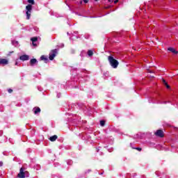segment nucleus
Instances as JSON below:
<instances>
[{"instance_id":"obj_1","label":"nucleus","mask_w":178,"mask_h":178,"mask_svg":"<svg viewBox=\"0 0 178 178\" xmlns=\"http://www.w3.org/2000/svg\"><path fill=\"white\" fill-rule=\"evenodd\" d=\"M108 60L111 65L113 67V69H116L118 66H119V61L118 60L115 59L113 56H109L108 57Z\"/></svg>"},{"instance_id":"obj_2","label":"nucleus","mask_w":178,"mask_h":178,"mask_svg":"<svg viewBox=\"0 0 178 178\" xmlns=\"http://www.w3.org/2000/svg\"><path fill=\"white\" fill-rule=\"evenodd\" d=\"M29 171L26 170V168H21L19 169V172L17 175V177L19 178H26L29 177Z\"/></svg>"},{"instance_id":"obj_3","label":"nucleus","mask_w":178,"mask_h":178,"mask_svg":"<svg viewBox=\"0 0 178 178\" xmlns=\"http://www.w3.org/2000/svg\"><path fill=\"white\" fill-rule=\"evenodd\" d=\"M26 19L27 20L30 19V17L31 16V10H33V6L31 4H29L26 6Z\"/></svg>"},{"instance_id":"obj_4","label":"nucleus","mask_w":178,"mask_h":178,"mask_svg":"<svg viewBox=\"0 0 178 178\" xmlns=\"http://www.w3.org/2000/svg\"><path fill=\"white\" fill-rule=\"evenodd\" d=\"M56 55H58V49H55L51 50L49 54V60H54Z\"/></svg>"},{"instance_id":"obj_5","label":"nucleus","mask_w":178,"mask_h":178,"mask_svg":"<svg viewBox=\"0 0 178 178\" xmlns=\"http://www.w3.org/2000/svg\"><path fill=\"white\" fill-rule=\"evenodd\" d=\"M154 134L156 137H160V138H163V137H165V134H163V131L162 129H158Z\"/></svg>"},{"instance_id":"obj_6","label":"nucleus","mask_w":178,"mask_h":178,"mask_svg":"<svg viewBox=\"0 0 178 178\" xmlns=\"http://www.w3.org/2000/svg\"><path fill=\"white\" fill-rule=\"evenodd\" d=\"M20 60H29L30 59V56L29 55H22L19 56Z\"/></svg>"},{"instance_id":"obj_7","label":"nucleus","mask_w":178,"mask_h":178,"mask_svg":"<svg viewBox=\"0 0 178 178\" xmlns=\"http://www.w3.org/2000/svg\"><path fill=\"white\" fill-rule=\"evenodd\" d=\"M9 63V61L6 58H0V65H3L5 66V65H8Z\"/></svg>"},{"instance_id":"obj_8","label":"nucleus","mask_w":178,"mask_h":178,"mask_svg":"<svg viewBox=\"0 0 178 178\" xmlns=\"http://www.w3.org/2000/svg\"><path fill=\"white\" fill-rule=\"evenodd\" d=\"M35 115H37V113H40V112H41V108H40V107H35L33 109Z\"/></svg>"},{"instance_id":"obj_9","label":"nucleus","mask_w":178,"mask_h":178,"mask_svg":"<svg viewBox=\"0 0 178 178\" xmlns=\"http://www.w3.org/2000/svg\"><path fill=\"white\" fill-rule=\"evenodd\" d=\"M49 140H50V141L54 142V141H56V140H58V136L56 135H54L52 136H51Z\"/></svg>"},{"instance_id":"obj_10","label":"nucleus","mask_w":178,"mask_h":178,"mask_svg":"<svg viewBox=\"0 0 178 178\" xmlns=\"http://www.w3.org/2000/svg\"><path fill=\"white\" fill-rule=\"evenodd\" d=\"M168 51H170V52H172V54H175V55H177L178 54V51H176L173 47H169Z\"/></svg>"},{"instance_id":"obj_11","label":"nucleus","mask_w":178,"mask_h":178,"mask_svg":"<svg viewBox=\"0 0 178 178\" xmlns=\"http://www.w3.org/2000/svg\"><path fill=\"white\" fill-rule=\"evenodd\" d=\"M37 63V59H35V58H32L30 60L31 66H34L35 63Z\"/></svg>"},{"instance_id":"obj_12","label":"nucleus","mask_w":178,"mask_h":178,"mask_svg":"<svg viewBox=\"0 0 178 178\" xmlns=\"http://www.w3.org/2000/svg\"><path fill=\"white\" fill-rule=\"evenodd\" d=\"M40 60H44V62H48V58L45 56H41Z\"/></svg>"},{"instance_id":"obj_13","label":"nucleus","mask_w":178,"mask_h":178,"mask_svg":"<svg viewBox=\"0 0 178 178\" xmlns=\"http://www.w3.org/2000/svg\"><path fill=\"white\" fill-rule=\"evenodd\" d=\"M31 41H32V42H37V41H38V38L37 37L31 38Z\"/></svg>"},{"instance_id":"obj_14","label":"nucleus","mask_w":178,"mask_h":178,"mask_svg":"<svg viewBox=\"0 0 178 178\" xmlns=\"http://www.w3.org/2000/svg\"><path fill=\"white\" fill-rule=\"evenodd\" d=\"M88 56H92V55H94V52L92 51V50H88Z\"/></svg>"},{"instance_id":"obj_15","label":"nucleus","mask_w":178,"mask_h":178,"mask_svg":"<svg viewBox=\"0 0 178 178\" xmlns=\"http://www.w3.org/2000/svg\"><path fill=\"white\" fill-rule=\"evenodd\" d=\"M29 3H31V5H34L35 2H34V0H28Z\"/></svg>"},{"instance_id":"obj_16","label":"nucleus","mask_w":178,"mask_h":178,"mask_svg":"<svg viewBox=\"0 0 178 178\" xmlns=\"http://www.w3.org/2000/svg\"><path fill=\"white\" fill-rule=\"evenodd\" d=\"M100 125L102 126V127L105 126V121L101 120L100 121Z\"/></svg>"},{"instance_id":"obj_17","label":"nucleus","mask_w":178,"mask_h":178,"mask_svg":"<svg viewBox=\"0 0 178 178\" xmlns=\"http://www.w3.org/2000/svg\"><path fill=\"white\" fill-rule=\"evenodd\" d=\"M8 92H9V94H12V92H13V90L10 88L8 90Z\"/></svg>"},{"instance_id":"obj_18","label":"nucleus","mask_w":178,"mask_h":178,"mask_svg":"<svg viewBox=\"0 0 178 178\" xmlns=\"http://www.w3.org/2000/svg\"><path fill=\"white\" fill-rule=\"evenodd\" d=\"M164 86H165L166 88H170V86L166 83Z\"/></svg>"},{"instance_id":"obj_19","label":"nucleus","mask_w":178,"mask_h":178,"mask_svg":"<svg viewBox=\"0 0 178 178\" xmlns=\"http://www.w3.org/2000/svg\"><path fill=\"white\" fill-rule=\"evenodd\" d=\"M136 149H137V151H142L143 149H141V147H136Z\"/></svg>"},{"instance_id":"obj_20","label":"nucleus","mask_w":178,"mask_h":178,"mask_svg":"<svg viewBox=\"0 0 178 178\" xmlns=\"http://www.w3.org/2000/svg\"><path fill=\"white\" fill-rule=\"evenodd\" d=\"M84 3H88V0H83Z\"/></svg>"},{"instance_id":"obj_21","label":"nucleus","mask_w":178,"mask_h":178,"mask_svg":"<svg viewBox=\"0 0 178 178\" xmlns=\"http://www.w3.org/2000/svg\"><path fill=\"white\" fill-rule=\"evenodd\" d=\"M35 42H32V44L33 45V47H37V44L34 43Z\"/></svg>"},{"instance_id":"obj_22","label":"nucleus","mask_w":178,"mask_h":178,"mask_svg":"<svg viewBox=\"0 0 178 178\" xmlns=\"http://www.w3.org/2000/svg\"><path fill=\"white\" fill-rule=\"evenodd\" d=\"M163 83L164 85H165L167 82L165 79H163Z\"/></svg>"},{"instance_id":"obj_23","label":"nucleus","mask_w":178,"mask_h":178,"mask_svg":"<svg viewBox=\"0 0 178 178\" xmlns=\"http://www.w3.org/2000/svg\"><path fill=\"white\" fill-rule=\"evenodd\" d=\"M3 162L0 161V166H3Z\"/></svg>"},{"instance_id":"obj_24","label":"nucleus","mask_w":178,"mask_h":178,"mask_svg":"<svg viewBox=\"0 0 178 178\" xmlns=\"http://www.w3.org/2000/svg\"><path fill=\"white\" fill-rule=\"evenodd\" d=\"M118 2H119V0H115L114 1V3H118Z\"/></svg>"},{"instance_id":"obj_25","label":"nucleus","mask_w":178,"mask_h":178,"mask_svg":"<svg viewBox=\"0 0 178 178\" xmlns=\"http://www.w3.org/2000/svg\"><path fill=\"white\" fill-rule=\"evenodd\" d=\"M13 51H10V54L8 55V56H10V54H13Z\"/></svg>"},{"instance_id":"obj_26","label":"nucleus","mask_w":178,"mask_h":178,"mask_svg":"<svg viewBox=\"0 0 178 178\" xmlns=\"http://www.w3.org/2000/svg\"><path fill=\"white\" fill-rule=\"evenodd\" d=\"M80 5H83V1H80Z\"/></svg>"},{"instance_id":"obj_27","label":"nucleus","mask_w":178,"mask_h":178,"mask_svg":"<svg viewBox=\"0 0 178 178\" xmlns=\"http://www.w3.org/2000/svg\"><path fill=\"white\" fill-rule=\"evenodd\" d=\"M108 2H113V0H108Z\"/></svg>"},{"instance_id":"obj_28","label":"nucleus","mask_w":178,"mask_h":178,"mask_svg":"<svg viewBox=\"0 0 178 178\" xmlns=\"http://www.w3.org/2000/svg\"><path fill=\"white\" fill-rule=\"evenodd\" d=\"M17 63H18L17 61H16V63H15V65L16 66H17Z\"/></svg>"},{"instance_id":"obj_29","label":"nucleus","mask_w":178,"mask_h":178,"mask_svg":"<svg viewBox=\"0 0 178 178\" xmlns=\"http://www.w3.org/2000/svg\"><path fill=\"white\" fill-rule=\"evenodd\" d=\"M96 2H98V1H99V0H95Z\"/></svg>"},{"instance_id":"obj_30","label":"nucleus","mask_w":178,"mask_h":178,"mask_svg":"<svg viewBox=\"0 0 178 178\" xmlns=\"http://www.w3.org/2000/svg\"><path fill=\"white\" fill-rule=\"evenodd\" d=\"M99 151V149H97V152Z\"/></svg>"}]
</instances>
